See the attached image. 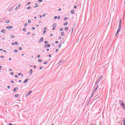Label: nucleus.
<instances>
[{
	"label": "nucleus",
	"mask_w": 125,
	"mask_h": 125,
	"mask_svg": "<svg viewBox=\"0 0 125 125\" xmlns=\"http://www.w3.org/2000/svg\"><path fill=\"white\" fill-rule=\"evenodd\" d=\"M40 17L41 18H42V16H40Z\"/></svg>",
	"instance_id": "62"
},
{
	"label": "nucleus",
	"mask_w": 125,
	"mask_h": 125,
	"mask_svg": "<svg viewBox=\"0 0 125 125\" xmlns=\"http://www.w3.org/2000/svg\"><path fill=\"white\" fill-rule=\"evenodd\" d=\"M31 93H32V91H29L27 95H30V94H31Z\"/></svg>",
	"instance_id": "15"
},
{
	"label": "nucleus",
	"mask_w": 125,
	"mask_h": 125,
	"mask_svg": "<svg viewBox=\"0 0 125 125\" xmlns=\"http://www.w3.org/2000/svg\"><path fill=\"white\" fill-rule=\"evenodd\" d=\"M27 4H31V2H27Z\"/></svg>",
	"instance_id": "41"
},
{
	"label": "nucleus",
	"mask_w": 125,
	"mask_h": 125,
	"mask_svg": "<svg viewBox=\"0 0 125 125\" xmlns=\"http://www.w3.org/2000/svg\"><path fill=\"white\" fill-rule=\"evenodd\" d=\"M64 30H65V31H68V30H69V28L68 27H65L64 28Z\"/></svg>",
	"instance_id": "12"
},
{
	"label": "nucleus",
	"mask_w": 125,
	"mask_h": 125,
	"mask_svg": "<svg viewBox=\"0 0 125 125\" xmlns=\"http://www.w3.org/2000/svg\"><path fill=\"white\" fill-rule=\"evenodd\" d=\"M44 43H45L46 44H47V43H48L47 41H45V42H44Z\"/></svg>",
	"instance_id": "34"
},
{
	"label": "nucleus",
	"mask_w": 125,
	"mask_h": 125,
	"mask_svg": "<svg viewBox=\"0 0 125 125\" xmlns=\"http://www.w3.org/2000/svg\"><path fill=\"white\" fill-rule=\"evenodd\" d=\"M54 19H57V16H55V17H54Z\"/></svg>",
	"instance_id": "35"
},
{
	"label": "nucleus",
	"mask_w": 125,
	"mask_h": 125,
	"mask_svg": "<svg viewBox=\"0 0 125 125\" xmlns=\"http://www.w3.org/2000/svg\"><path fill=\"white\" fill-rule=\"evenodd\" d=\"M6 23H9V20H7V21H6Z\"/></svg>",
	"instance_id": "26"
},
{
	"label": "nucleus",
	"mask_w": 125,
	"mask_h": 125,
	"mask_svg": "<svg viewBox=\"0 0 125 125\" xmlns=\"http://www.w3.org/2000/svg\"><path fill=\"white\" fill-rule=\"evenodd\" d=\"M0 58H4V57H3V56H0Z\"/></svg>",
	"instance_id": "40"
},
{
	"label": "nucleus",
	"mask_w": 125,
	"mask_h": 125,
	"mask_svg": "<svg viewBox=\"0 0 125 125\" xmlns=\"http://www.w3.org/2000/svg\"><path fill=\"white\" fill-rule=\"evenodd\" d=\"M9 125H13L12 124H9Z\"/></svg>",
	"instance_id": "64"
},
{
	"label": "nucleus",
	"mask_w": 125,
	"mask_h": 125,
	"mask_svg": "<svg viewBox=\"0 0 125 125\" xmlns=\"http://www.w3.org/2000/svg\"><path fill=\"white\" fill-rule=\"evenodd\" d=\"M58 19H60V16H59L58 17Z\"/></svg>",
	"instance_id": "46"
},
{
	"label": "nucleus",
	"mask_w": 125,
	"mask_h": 125,
	"mask_svg": "<svg viewBox=\"0 0 125 125\" xmlns=\"http://www.w3.org/2000/svg\"><path fill=\"white\" fill-rule=\"evenodd\" d=\"M17 89H18V87H16V88H15L13 90L14 92L16 91V90H17Z\"/></svg>",
	"instance_id": "9"
},
{
	"label": "nucleus",
	"mask_w": 125,
	"mask_h": 125,
	"mask_svg": "<svg viewBox=\"0 0 125 125\" xmlns=\"http://www.w3.org/2000/svg\"><path fill=\"white\" fill-rule=\"evenodd\" d=\"M14 52H15V53H17V52H18V51H17V49L14 50Z\"/></svg>",
	"instance_id": "20"
},
{
	"label": "nucleus",
	"mask_w": 125,
	"mask_h": 125,
	"mask_svg": "<svg viewBox=\"0 0 125 125\" xmlns=\"http://www.w3.org/2000/svg\"><path fill=\"white\" fill-rule=\"evenodd\" d=\"M28 79H26V80H25L23 82V83H26L28 82Z\"/></svg>",
	"instance_id": "8"
},
{
	"label": "nucleus",
	"mask_w": 125,
	"mask_h": 125,
	"mask_svg": "<svg viewBox=\"0 0 125 125\" xmlns=\"http://www.w3.org/2000/svg\"><path fill=\"white\" fill-rule=\"evenodd\" d=\"M15 97H18V96H19V94H17L15 95Z\"/></svg>",
	"instance_id": "18"
},
{
	"label": "nucleus",
	"mask_w": 125,
	"mask_h": 125,
	"mask_svg": "<svg viewBox=\"0 0 125 125\" xmlns=\"http://www.w3.org/2000/svg\"><path fill=\"white\" fill-rule=\"evenodd\" d=\"M67 25H68V22H65V23L63 24V26H67Z\"/></svg>",
	"instance_id": "13"
},
{
	"label": "nucleus",
	"mask_w": 125,
	"mask_h": 125,
	"mask_svg": "<svg viewBox=\"0 0 125 125\" xmlns=\"http://www.w3.org/2000/svg\"><path fill=\"white\" fill-rule=\"evenodd\" d=\"M123 123H124V124H125V119L124 118H123Z\"/></svg>",
	"instance_id": "23"
},
{
	"label": "nucleus",
	"mask_w": 125,
	"mask_h": 125,
	"mask_svg": "<svg viewBox=\"0 0 125 125\" xmlns=\"http://www.w3.org/2000/svg\"><path fill=\"white\" fill-rule=\"evenodd\" d=\"M52 36H53V34H50V37H52Z\"/></svg>",
	"instance_id": "45"
},
{
	"label": "nucleus",
	"mask_w": 125,
	"mask_h": 125,
	"mask_svg": "<svg viewBox=\"0 0 125 125\" xmlns=\"http://www.w3.org/2000/svg\"><path fill=\"white\" fill-rule=\"evenodd\" d=\"M7 88L9 89V88H10V86H7Z\"/></svg>",
	"instance_id": "50"
},
{
	"label": "nucleus",
	"mask_w": 125,
	"mask_h": 125,
	"mask_svg": "<svg viewBox=\"0 0 125 125\" xmlns=\"http://www.w3.org/2000/svg\"><path fill=\"white\" fill-rule=\"evenodd\" d=\"M49 57H51V55L49 54Z\"/></svg>",
	"instance_id": "52"
},
{
	"label": "nucleus",
	"mask_w": 125,
	"mask_h": 125,
	"mask_svg": "<svg viewBox=\"0 0 125 125\" xmlns=\"http://www.w3.org/2000/svg\"><path fill=\"white\" fill-rule=\"evenodd\" d=\"M43 64H47V62H45Z\"/></svg>",
	"instance_id": "38"
},
{
	"label": "nucleus",
	"mask_w": 125,
	"mask_h": 125,
	"mask_svg": "<svg viewBox=\"0 0 125 125\" xmlns=\"http://www.w3.org/2000/svg\"><path fill=\"white\" fill-rule=\"evenodd\" d=\"M10 71H12V69H9Z\"/></svg>",
	"instance_id": "60"
},
{
	"label": "nucleus",
	"mask_w": 125,
	"mask_h": 125,
	"mask_svg": "<svg viewBox=\"0 0 125 125\" xmlns=\"http://www.w3.org/2000/svg\"><path fill=\"white\" fill-rule=\"evenodd\" d=\"M42 66H41L40 68V70H42Z\"/></svg>",
	"instance_id": "37"
},
{
	"label": "nucleus",
	"mask_w": 125,
	"mask_h": 125,
	"mask_svg": "<svg viewBox=\"0 0 125 125\" xmlns=\"http://www.w3.org/2000/svg\"><path fill=\"white\" fill-rule=\"evenodd\" d=\"M61 10V9H59V11H60Z\"/></svg>",
	"instance_id": "61"
},
{
	"label": "nucleus",
	"mask_w": 125,
	"mask_h": 125,
	"mask_svg": "<svg viewBox=\"0 0 125 125\" xmlns=\"http://www.w3.org/2000/svg\"><path fill=\"white\" fill-rule=\"evenodd\" d=\"M59 42L58 41H56L55 43H58Z\"/></svg>",
	"instance_id": "39"
},
{
	"label": "nucleus",
	"mask_w": 125,
	"mask_h": 125,
	"mask_svg": "<svg viewBox=\"0 0 125 125\" xmlns=\"http://www.w3.org/2000/svg\"><path fill=\"white\" fill-rule=\"evenodd\" d=\"M74 8H77V6H74Z\"/></svg>",
	"instance_id": "54"
},
{
	"label": "nucleus",
	"mask_w": 125,
	"mask_h": 125,
	"mask_svg": "<svg viewBox=\"0 0 125 125\" xmlns=\"http://www.w3.org/2000/svg\"><path fill=\"white\" fill-rule=\"evenodd\" d=\"M10 37H11V38H14V35H11L10 36Z\"/></svg>",
	"instance_id": "21"
},
{
	"label": "nucleus",
	"mask_w": 125,
	"mask_h": 125,
	"mask_svg": "<svg viewBox=\"0 0 125 125\" xmlns=\"http://www.w3.org/2000/svg\"><path fill=\"white\" fill-rule=\"evenodd\" d=\"M13 72H11V75H13Z\"/></svg>",
	"instance_id": "53"
},
{
	"label": "nucleus",
	"mask_w": 125,
	"mask_h": 125,
	"mask_svg": "<svg viewBox=\"0 0 125 125\" xmlns=\"http://www.w3.org/2000/svg\"><path fill=\"white\" fill-rule=\"evenodd\" d=\"M43 16H45V13L43 14Z\"/></svg>",
	"instance_id": "44"
},
{
	"label": "nucleus",
	"mask_w": 125,
	"mask_h": 125,
	"mask_svg": "<svg viewBox=\"0 0 125 125\" xmlns=\"http://www.w3.org/2000/svg\"><path fill=\"white\" fill-rule=\"evenodd\" d=\"M56 26H57V24H56V23H54L52 25L53 28L52 30L53 31H54V30H55V29H56Z\"/></svg>",
	"instance_id": "2"
},
{
	"label": "nucleus",
	"mask_w": 125,
	"mask_h": 125,
	"mask_svg": "<svg viewBox=\"0 0 125 125\" xmlns=\"http://www.w3.org/2000/svg\"><path fill=\"white\" fill-rule=\"evenodd\" d=\"M43 34H45L46 33V30H44L43 32Z\"/></svg>",
	"instance_id": "22"
},
{
	"label": "nucleus",
	"mask_w": 125,
	"mask_h": 125,
	"mask_svg": "<svg viewBox=\"0 0 125 125\" xmlns=\"http://www.w3.org/2000/svg\"><path fill=\"white\" fill-rule=\"evenodd\" d=\"M20 5H21V4H19L18 5V8H17V7L16 8V10H17V8H19V7H20Z\"/></svg>",
	"instance_id": "16"
},
{
	"label": "nucleus",
	"mask_w": 125,
	"mask_h": 125,
	"mask_svg": "<svg viewBox=\"0 0 125 125\" xmlns=\"http://www.w3.org/2000/svg\"><path fill=\"white\" fill-rule=\"evenodd\" d=\"M31 7H28L27 8V9H31Z\"/></svg>",
	"instance_id": "28"
},
{
	"label": "nucleus",
	"mask_w": 125,
	"mask_h": 125,
	"mask_svg": "<svg viewBox=\"0 0 125 125\" xmlns=\"http://www.w3.org/2000/svg\"><path fill=\"white\" fill-rule=\"evenodd\" d=\"M43 41V38L41 37L39 40V42H42Z\"/></svg>",
	"instance_id": "4"
},
{
	"label": "nucleus",
	"mask_w": 125,
	"mask_h": 125,
	"mask_svg": "<svg viewBox=\"0 0 125 125\" xmlns=\"http://www.w3.org/2000/svg\"><path fill=\"white\" fill-rule=\"evenodd\" d=\"M40 57H41V55H38V58H40Z\"/></svg>",
	"instance_id": "36"
},
{
	"label": "nucleus",
	"mask_w": 125,
	"mask_h": 125,
	"mask_svg": "<svg viewBox=\"0 0 125 125\" xmlns=\"http://www.w3.org/2000/svg\"><path fill=\"white\" fill-rule=\"evenodd\" d=\"M18 75H19V76H21V73H18Z\"/></svg>",
	"instance_id": "42"
},
{
	"label": "nucleus",
	"mask_w": 125,
	"mask_h": 125,
	"mask_svg": "<svg viewBox=\"0 0 125 125\" xmlns=\"http://www.w3.org/2000/svg\"><path fill=\"white\" fill-rule=\"evenodd\" d=\"M21 82H22V81H21V80H19V83H21Z\"/></svg>",
	"instance_id": "51"
},
{
	"label": "nucleus",
	"mask_w": 125,
	"mask_h": 125,
	"mask_svg": "<svg viewBox=\"0 0 125 125\" xmlns=\"http://www.w3.org/2000/svg\"><path fill=\"white\" fill-rule=\"evenodd\" d=\"M50 47V44L45 45V47Z\"/></svg>",
	"instance_id": "10"
},
{
	"label": "nucleus",
	"mask_w": 125,
	"mask_h": 125,
	"mask_svg": "<svg viewBox=\"0 0 125 125\" xmlns=\"http://www.w3.org/2000/svg\"><path fill=\"white\" fill-rule=\"evenodd\" d=\"M3 52H6V51L3 50Z\"/></svg>",
	"instance_id": "63"
},
{
	"label": "nucleus",
	"mask_w": 125,
	"mask_h": 125,
	"mask_svg": "<svg viewBox=\"0 0 125 125\" xmlns=\"http://www.w3.org/2000/svg\"><path fill=\"white\" fill-rule=\"evenodd\" d=\"M71 14H74V9H73V10L71 11Z\"/></svg>",
	"instance_id": "17"
},
{
	"label": "nucleus",
	"mask_w": 125,
	"mask_h": 125,
	"mask_svg": "<svg viewBox=\"0 0 125 125\" xmlns=\"http://www.w3.org/2000/svg\"><path fill=\"white\" fill-rule=\"evenodd\" d=\"M65 35V33H64V32H62L61 33V36H64Z\"/></svg>",
	"instance_id": "14"
},
{
	"label": "nucleus",
	"mask_w": 125,
	"mask_h": 125,
	"mask_svg": "<svg viewBox=\"0 0 125 125\" xmlns=\"http://www.w3.org/2000/svg\"><path fill=\"white\" fill-rule=\"evenodd\" d=\"M15 44H16V45H18V42H15L12 43V45H15Z\"/></svg>",
	"instance_id": "3"
},
{
	"label": "nucleus",
	"mask_w": 125,
	"mask_h": 125,
	"mask_svg": "<svg viewBox=\"0 0 125 125\" xmlns=\"http://www.w3.org/2000/svg\"><path fill=\"white\" fill-rule=\"evenodd\" d=\"M121 28H122V20H121L120 21L118 29L115 35V37H117V36H118V34L120 33V31H121Z\"/></svg>",
	"instance_id": "1"
},
{
	"label": "nucleus",
	"mask_w": 125,
	"mask_h": 125,
	"mask_svg": "<svg viewBox=\"0 0 125 125\" xmlns=\"http://www.w3.org/2000/svg\"><path fill=\"white\" fill-rule=\"evenodd\" d=\"M13 28V27L12 26H7L6 27V29H9L10 30L12 29Z\"/></svg>",
	"instance_id": "5"
},
{
	"label": "nucleus",
	"mask_w": 125,
	"mask_h": 125,
	"mask_svg": "<svg viewBox=\"0 0 125 125\" xmlns=\"http://www.w3.org/2000/svg\"><path fill=\"white\" fill-rule=\"evenodd\" d=\"M32 73H33V70L31 69L29 71L30 75H31Z\"/></svg>",
	"instance_id": "11"
},
{
	"label": "nucleus",
	"mask_w": 125,
	"mask_h": 125,
	"mask_svg": "<svg viewBox=\"0 0 125 125\" xmlns=\"http://www.w3.org/2000/svg\"><path fill=\"white\" fill-rule=\"evenodd\" d=\"M1 68H2L1 66H0V70H1Z\"/></svg>",
	"instance_id": "48"
},
{
	"label": "nucleus",
	"mask_w": 125,
	"mask_h": 125,
	"mask_svg": "<svg viewBox=\"0 0 125 125\" xmlns=\"http://www.w3.org/2000/svg\"><path fill=\"white\" fill-rule=\"evenodd\" d=\"M11 83H14V82H13V81H11Z\"/></svg>",
	"instance_id": "58"
},
{
	"label": "nucleus",
	"mask_w": 125,
	"mask_h": 125,
	"mask_svg": "<svg viewBox=\"0 0 125 125\" xmlns=\"http://www.w3.org/2000/svg\"><path fill=\"white\" fill-rule=\"evenodd\" d=\"M19 50H22V47H19Z\"/></svg>",
	"instance_id": "32"
},
{
	"label": "nucleus",
	"mask_w": 125,
	"mask_h": 125,
	"mask_svg": "<svg viewBox=\"0 0 125 125\" xmlns=\"http://www.w3.org/2000/svg\"><path fill=\"white\" fill-rule=\"evenodd\" d=\"M11 10H12V7L9 8V12L11 11Z\"/></svg>",
	"instance_id": "19"
},
{
	"label": "nucleus",
	"mask_w": 125,
	"mask_h": 125,
	"mask_svg": "<svg viewBox=\"0 0 125 125\" xmlns=\"http://www.w3.org/2000/svg\"><path fill=\"white\" fill-rule=\"evenodd\" d=\"M39 2H42V0H39Z\"/></svg>",
	"instance_id": "24"
},
{
	"label": "nucleus",
	"mask_w": 125,
	"mask_h": 125,
	"mask_svg": "<svg viewBox=\"0 0 125 125\" xmlns=\"http://www.w3.org/2000/svg\"><path fill=\"white\" fill-rule=\"evenodd\" d=\"M121 105L123 106H124V108H125V103H124V102H122L121 103Z\"/></svg>",
	"instance_id": "7"
},
{
	"label": "nucleus",
	"mask_w": 125,
	"mask_h": 125,
	"mask_svg": "<svg viewBox=\"0 0 125 125\" xmlns=\"http://www.w3.org/2000/svg\"><path fill=\"white\" fill-rule=\"evenodd\" d=\"M15 78H18V75H15Z\"/></svg>",
	"instance_id": "43"
},
{
	"label": "nucleus",
	"mask_w": 125,
	"mask_h": 125,
	"mask_svg": "<svg viewBox=\"0 0 125 125\" xmlns=\"http://www.w3.org/2000/svg\"><path fill=\"white\" fill-rule=\"evenodd\" d=\"M59 47H61V44L59 45Z\"/></svg>",
	"instance_id": "55"
},
{
	"label": "nucleus",
	"mask_w": 125,
	"mask_h": 125,
	"mask_svg": "<svg viewBox=\"0 0 125 125\" xmlns=\"http://www.w3.org/2000/svg\"><path fill=\"white\" fill-rule=\"evenodd\" d=\"M23 31L24 32H26V28H23Z\"/></svg>",
	"instance_id": "29"
},
{
	"label": "nucleus",
	"mask_w": 125,
	"mask_h": 125,
	"mask_svg": "<svg viewBox=\"0 0 125 125\" xmlns=\"http://www.w3.org/2000/svg\"><path fill=\"white\" fill-rule=\"evenodd\" d=\"M58 50V49H57L56 50V52H57V51Z\"/></svg>",
	"instance_id": "56"
},
{
	"label": "nucleus",
	"mask_w": 125,
	"mask_h": 125,
	"mask_svg": "<svg viewBox=\"0 0 125 125\" xmlns=\"http://www.w3.org/2000/svg\"><path fill=\"white\" fill-rule=\"evenodd\" d=\"M31 22V20H29L28 21V22L29 23V24H30V22Z\"/></svg>",
	"instance_id": "33"
},
{
	"label": "nucleus",
	"mask_w": 125,
	"mask_h": 125,
	"mask_svg": "<svg viewBox=\"0 0 125 125\" xmlns=\"http://www.w3.org/2000/svg\"><path fill=\"white\" fill-rule=\"evenodd\" d=\"M6 32V31L4 29H2V30L1 31V33H5Z\"/></svg>",
	"instance_id": "6"
},
{
	"label": "nucleus",
	"mask_w": 125,
	"mask_h": 125,
	"mask_svg": "<svg viewBox=\"0 0 125 125\" xmlns=\"http://www.w3.org/2000/svg\"><path fill=\"white\" fill-rule=\"evenodd\" d=\"M32 29L33 30H35V27H32Z\"/></svg>",
	"instance_id": "49"
},
{
	"label": "nucleus",
	"mask_w": 125,
	"mask_h": 125,
	"mask_svg": "<svg viewBox=\"0 0 125 125\" xmlns=\"http://www.w3.org/2000/svg\"><path fill=\"white\" fill-rule=\"evenodd\" d=\"M27 25H28V24H27V23H25V24H24L25 27H27Z\"/></svg>",
	"instance_id": "30"
},
{
	"label": "nucleus",
	"mask_w": 125,
	"mask_h": 125,
	"mask_svg": "<svg viewBox=\"0 0 125 125\" xmlns=\"http://www.w3.org/2000/svg\"><path fill=\"white\" fill-rule=\"evenodd\" d=\"M67 19H68V18L67 17H65V18H64V20L66 21V20H67Z\"/></svg>",
	"instance_id": "27"
},
{
	"label": "nucleus",
	"mask_w": 125,
	"mask_h": 125,
	"mask_svg": "<svg viewBox=\"0 0 125 125\" xmlns=\"http://www.w3.org/2000/svg\"><path fill=\"white\" fill-rule=\"evenodd\" d=\"M9 60H11V58H9Z\"/></svg>",
	"instance_id": "59"
},
{
	"label": "nucleus",
	"mask_w": 125,
	"mask_h": 125,
	"mask_svg": "<svg viewBox=\"0 0 125 125\" xmlns=\"http://www.w3.org/2000/svg\"><path fill=\"white\" fill-rule=\"evenodd\" d=\"M46 51H49V49H46Z\"/></svg>",
	"instance_id": "47"
},
{
	"label": "nucleus",
	"mask_w": 125,
	"mask_h": 125,
	"mask_svg": "<svg viewBox=\"0 0 125 125\" xmlns=\"http://www.w3.org/2000/svg\"><path fill=\"white\" fill-rule=\"evenodd\" d=\"M36 67H37V66H36V65H35V66H34V68H36Z\"/></svg>",
	"instance_id": "57"
},
{
	"label": "nucleus",
	"mask_w": 125,
	"mask_h": 125,
	"mask_svg": "<svg viewBox=\"0 0 125 125\" xmlns=\"http://www.w3.org/2000/svg\"><path fill=\"white\" fill-rule=\"evenodd\" d=\"M38 62H42V60H39Z\"/></svg>",
	"instance_id": "25"
},
{
	"label": "nucleus",
	"mask_w": 125,
	"mask_h": 125,
	"mask_svg": "<svg viewBox=\"0 0 125 125\" xmlns=\"http://www.w3.org/2000/svg\"><path fill=\"white\" fill-rule=\"evenodd\" d=\"M60 31H61V32H62V31H63V28H61L60 29Z\"/></svg>",
	"instance_id": "31"
}]
</instances>
